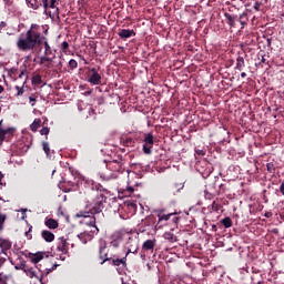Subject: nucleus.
I'll return each instance as SVG.
<instances>
[{
	"instance_id": "50",
	"label": "nucleus",
	"mask_w": 284,
	"mask_h": 284,
	"mask_svg": "<svg viewBox=\"0 0 284 284\" xmlns=\"http://www.w3.org/2000/svg\"><path fill=\"white\" fill-rule=\"evenodd\" d=\"M212 207H213V210L219 211V203L213 202V203H212Z\"/></svg>"
},
{
	"instance_id": "1",
	"label": "nucleus",
	"mask_w": 284,
	"mask_h": 284,
	"mask_svg": "<svg viewBox=\"0 0 284 284\" xmlns=\"http://www.w3.org/2000/svg\"><path fill=\"white\" fill-rule=\"evenodd\" d=\"M17 45L19 50H22V52L34 50L36 45H41V32H39V26L31 24V28L27 31L26 37L19 38Z\"/></svg>"
},
{
	"instance_id": "9",
	"label": "nucleus",
	"mask_w": 284,
	"mask_h": 284,
	"mask_svg": "<svg viewBox=\"0 0 284 284\" xmlns=\"http://www.w3.org/2000/svg\"><path fill=\"white\" fill-rule=\"evenodd\" d=\"M105 250H108V242H105L104 239H100L99 240V254H100V258H103V261L101 262V265H103V263H105V261H110V258H108V253H105Z\"/></svg>"
},
{
	"instance_id": "51",
	"label": "nucleus",
	"mask_w": 284,
	"mask_h": 284,
	"mask_svg": "<svg viewBox=\"0 0 284 284\" xmlns=\"http://www.w3.org/2000/svg\"><path fill=\"white\" fill-rule=\"evenodd\" d=\"M261 63H267V60L265 59V55H262Z\"/></svg>"
},
{
	"instance_id": "19",
	"label": "nucleus",
	"mask_w": 284,
	"mask_h": 284,
	"mask_svg": "<svg viewBox=\"0 0 284 284\" xmlns=\"http://www.w3.org/2000/svg\"><path fill=\"white\" fill-rule=\"evenodd\" d=\"M41 43L44 45V54L42 57H50L52 54V48L48 43V40L41 37Z\"/></svg>"
},
{
	"instance_id": "52",
	"label": "nucleus",
	"mask_w": 284,
	"mask_h": 284,
	"mask_svg": "<svg viewBox=\"0 0 284 284\" xmlns=\"http://www.w3.org/2000/svg\"><path fill=\"white\" fill-rule=\"evenodd\" d=\"M0 284H8V282H6V280H3V277H0Z\"/></svg>"
},
{
	"instance_id": "11",
	"label": "nucleus",
	"mask_w": 284,
	"mask_h": 284,
	"mask_svg": "<svg viewBox=\"0 0 284 284\" xmlns=\"http://www.w3.org/2000/svg\"><path fill=\"white\" fill-rule=\"evenodd\" d=\"M24 274L29 276V278H37V281L42 282L43 281V274L37 273V270L34 267H29L24 268Z\"/></svg>"
},
{
	"instance_id": "42",
	"label": "nucleus",
	"mask_w": 284,
	"mask_h": 284,
	"mask_svg": "<svg viewBox=\"0 0 284 284\" xmlns=\"http://www.w3.org/2000/svg\"><path fill=\"white\" fill-rule=\"evenodd\" d=\"M253 8H254V10H256V12H258V10H261V3L260 2H255Z\"/></svg>"
},
{
	"instance_id": "22",
	"label": "nucleus",
	"mask_w": 284,
	"mask_h": 284,
	"mask_svg": "<svg viewBox=\"0 0 284 284\" xmlns=\"http://www.w3.org/2000/svg\"><path fill=\"white\" fill-rule=\"evenodd\" d=\"M41 128V119H34V121L30 124L31 132H37Z\"/></svg>"
},
{
	"instance_id": "38",
	"label": "nucleus",
	"mask_w": 284,
	"mask_h": 284,
	"mask_svg": "<svg viewBox=\"0 0 284 284\" xmlns=\"http://www.w3.org/2000/svg\"><path fill=\"white\" fill-rule=\"evenodd\" d=\"M27 267H28V265H26V262H22V263L16 265L14 270H21L22 272H26Z\"/></svg>"
},
{
	"instance_id": "37",
	"label": "nucleus",
	"mask_w": 284,
	"mask_h": 284,
	"mask_svg": "<svg viewBox=\"0 0 284 284\" xmlns=\"http://www.w3.org/2000/svg\"><path fill=\"white\" fill-rule=\"evenodd\" d=\"M40 134L41 136H48V134H50V128L44 126L40 130Z\"/></svg>"
},
{
	"instance_id": "25",
	"label": "nucleus",
	"mask_w": 284,
	"mask_h": 284,
	"mask_svg": "<svg viewBox=\"0 0 284 284\" xmlns=\"http://www.w3.org/2000/svg\"><path fill=\"white\" fill-rule=\"evenodd\" d=\"M175 213H169V214H158L159 217V223H161L162 221H170L171 216H174Z\"/></svg>"
},
{
	"instance_id": "33",
	"label": "nucleus",
	"mask_w": 284,
	"mask_h": 284,
	"mask_svg": "<svg viewBox=\"0 0 284 284\" xmlns=\"http://www.w3.org/2000/svg\"><path fill=\"white\" fill-rule=\"evenodd\" d=\"M266 170L267 172H270V174H274V172H276V166L274 165V163L270 162L266 164Z\"/></svg>"
},
{
	"instance_id": "15",
	"label": "nucleus",
	"mask_w": 284,
	"mask_h": 284,
	"mask_svg": "<svg viewBox=\"0 0 284 284\" xmlns=\"http://www.w3.org/2000/svg\"><path fill=\"white\" fill-rule=\"evenodd\" d=\"M55 3H57V0H42L44 13L48 14V8H52V9L55 8L57 12H59V8H57Z\"/></svg>"
},
{
	"instance_id": "2",
	"label": "nucleus",
	"mask_w": 284,
	"mask_h": 284,
	"mask_svg": "<svg viewBox=\"0 0 284 284\" xmlns=\"http://www.w3.org/2000/svg\"><path fill=\"white\" fill-rule=\"evenodd\" d=\"M122 172H124V170L121 162L113 161L106 164L105 169L100 172V178L102 181H112V179H119V174H122Z\"/></svg>"
},
{
	"instance_id": "16",
	"label": "nucleus",
	"mask_w": 284,
	"mask_h": 284,
	"mask_svg": "<svg viewBox=\"0 0 284 284\" xmlns=\"http://www.w3.org/2000/svg\"><path fill=\"white\" fill-rule=\"evenodd\" d=\"M11 247H12V242H10V240L0 237V248L2 254H6V252H8V250H10Z\"/></svg>"
},
{
	"instance_id": "39",
	"label": "nucleus",
	"mask_w": 284,
	"mask_h": 284,
	"mask_svg": "<svg viewBox=\"0 0 284 284\" xmlns=\"http://www.w3.org/2000/svg\"><path fill=\"white\" fill-rule=\"evenodd\" d=\"M123 192H125L126 194H133L134 193V187L130 186V184H128L125 186V189H123Z\"/></svg>"
},
{
	"instance_id": "27",
	"label": "nucleus",
	"mask_w": 284,
	"mask_h": 284,
	"mask_svg": "<svg viewBox=\"0 0 284 284\" xmlns=\"http://www.w3.org/2000/svg\"><path fill=\"white\" fill-rule=\"evenodd\" d=\"M31 83L32 85H41L42 83L41 75L40 74L33 75L31 79Z\"/></svg>"
},
{
	"instance_id": "10",
	"label": "nucleus",
	"mask_w": 284,
	"mask_h": 284,
	"mask_svg": "<svg viewBox=\"0 0 284 284\" xmlns=\"http://www.w3.org/2000/svg\"><path fill=\"white\" fill-rule=\"evenodd\" d=\"M40 65H43V68H47V70H50L54 68V59L50 55H41Z\"/></svg>"
},
{
	"instance_id": "3",
	"label": "nucleus",
	"mask_w": 284,
	"mask_h": 284,
	"mask_svg": "<svg viewBox=\"0 0 284 284\" xmlns=\"http://www.w3.org/2000/svg\"><path fill=\"white\" fill-rule=\"evenodd\" d=\"M105 203V197L102 193H98L97 196L90 202L87 201L85 210L87 214H101L103 212V205Z\"/></svg>"
},
{
	"instance_id": "7",
	"label": "nucleus",
	"mask_w": 284,
	"mask_h": 284,
	"mask_svg": "<svg viewBox=\"0 0 284 284\" xmlns=\"http://www.w3.org/2000/svg\"><path fill=\"white\" fill-rule=\"evenodd\" d=\"M94 234H99V227H95V230L91 231H84L80 234H78V239L85 245V243L92 241L94 239Z\"/></svg>"
},
{
	"instance_id": "53",
	"label": "nucleus",
	"mask_w": 284,
	"mask_h": 284,
	"mask_svg": "<svg viewBox=\"0 0 284 284\" xmlns=\"http://www.w3.org/2000/svg\"><path fill=\"white\" fill-rule=\"evenodd\" d=\"M246 77H247V73H245V72H242V73H241V78H242V79H245Z\"/></svg>"
},
{
	"instance_id": "28",
	"label": "nucleus",
	"mask_w": 284,
	"mask_h": 284,
	"mask_svg": "<svg viewBox=\"0 0 284 284\" xmlns=\"http://www.w3.org/2000/svg\"><path fill=\"white\" fill-rule=\"evenodd\" d=\"M24 85H26V80L23 81V84L21 87L16 85V90H17L16 97H23V93L26 92V90L23 89Z\"/></svg>"
},
{
	"instance_id": "30",
	"label": "nucleus",
	"mask_w": 284,
	"mask_h": 284,
	"mask_svg": "<svg viewBox=\"0 0 284 284\" xmlns=\"http://www.w3.org/2000/svg\"><path fill=\"white\" fill-rule=\"evenodd\" d=\"M42 148L47 156H52V153L50 152V143L42 142Z\"/></svg>"
},
{
	"instance_id": "6",
	"label": "nucleus",
	"mask_w": 284,
	"mask_h": 284,
	"mask_svg": "<svg viewBox=\"0 0 284 284\" xmlns=\"http://www.w3.org/2000/svg\"><path fill=\"white\" fill-rule=\"evenodd\" d=\"M143 143L144 154H152V148H154V135L152 133H145Z\"/></svg>"
},
{
	"instance_id": "32",
	"label": "nucleus",
	"mask_w": 284,
	"mask_h": 284,
	"mask_svg": "<svg viewBox=\"0 0 284 284\" xmlns=\"http://www.w3.org/2000/svg\"><path fill=\"white\" fill-rule=\"evenodd\" d=\"M112 263L115 266L123 265V267H125V257L112 260Z\"/></svg>"
},
{
	"instance_id": "12",
	"label": "nucleus",
	"mask_w": 284,
	"mask_h": 284,
	"mask_svg": "<svg viewBox=\"0 0 284 284\" xmlns=\"http://www.w3.org/2000/svg\"><path fill=\"white\" fill-rule=\"evenodd\" d=\"M69 243L65 239L61 237L58 242L57 250L58 252H61L62 254H68L69 250Z\"/></svg>"
},
{
	"instance_id": "59",
	"label": "nucleus",
	"mask_w": 284,
	"mask_h": 284,
	"mask_svg": "<svg viewBox=\"0 0 284 284\" xmlns=\"http://www.w3.org/2000/svg\"><path fill=\"white\" fill-rule=\"evenodd\" d=\"M0 112H1V106H0Z\"/></svg>"
},
{
	"instance_id": "26",
	"label": "nucleus",
	"mask_w": 284,
	"mask_h": 284,
	"mask_svg": "<svg viewBox=\"0 0 284 284\" xmlns=\"http://www.w3.org/2000/svg\"><path fill=\"white\" fill-rule=\"evenodd\" d=\"M28 6L29 8H32V10H39V7L41 6V3L38 2L37 0H29Z\"/></svg>"
},
{
	"instance_id": "23",
	"label": "nucleus",
	"mask_w": 284,
	"mask_h": 284,
	"mask_svg": "<svg viewBox=\"0 0 284 284\" xmlns=\"http://www.w3.org/2000/svg\"><path fill=\"white\" fill-rule=\"evenodd\" d=\"M225 19L229 21V26L234 27L236 23V16H232L230 13L224 14Z\"/></svg>"
},
{
	"instance_id": "13",
	"label": "nucleus",
	"mask_w": 284,
	"mask_h": 284,
	"mask_svg": "<svg viewBox=\"0 0 284 284\" xmlns=\"http://www.w3.org/2000/svg\"><path fill=\"white\" fill-rule=\"evenodd\" d=\"M120 39H130L131 37H136V32L130 29H121L118 33Z\"/></svg>"
},
{
	"instance_id": "20",
	"label": "nucleus",
	"mask_w": 284,
	"mask_h": 284,
	"mask_svg": "<svg viewBox=\"0 0 284 284\" xmlns=\"http://www.w3.org/2000/svg\"><path fill=\"white\" fill-rule=\"evenodd\" d=\"M44 225L49 230H57V227H59V222L54 219H48V220H45Z\"/></svg>"
},
{
	"instance_id": "49",
	"label": "nucleus",
	"mask_w": 284,
	"mask_h": 284,
	"mask_svg": "<svg viewBox=\"0 0 284 284\" xmlns=\"http://www.w3.org/2000/svg\"><path fill=\"white\" fill-rule=\"evenodd\" d=\"M31 232H32V226L29 227V232H26V236H28L29 239H32V235H30Z\"/></svg>"
},
{
	"instance_id": "57",
	"label": "nucleus",
	"mask_w": 284,
	"mask_h": 284,
	"mask_svg": "<svg viewBox=\"0 0 284 284\" xmlns=\"http://www.w3.org/2000/svg\"><path fill=\"white\" fill-rule=\"evenodd\" d=\"M174 221H179V217H174Z\"/></svg>"
},
{
	"instance_id": "14",
	"label": "nucleus",
	"mask_w": 284,
	"mask_h": 284,
	"mask_svg": "<svg viewBox=\"0 0 284 284\" xmlns=\"http://www.w3.org/2000/svg\"><path fill=\"white\" fill-rule=\"evenodd\" d=\"M12 129L3 128V120L0 121V145L6 141V134H10Z\"/></svg>"
},
{
	"instance_id": "18",
	"label": "nucleus",
	"mask_w": 284,
	"mask_h": 284,
	"mask_svg": "<svg viewBox=\"0 0 284 284\" xmlns=\"http://www.w3.org/2000/svg\"><path fill=\"white\" fill-rule=\"evenodd\" d=\"M156 246V240H146L142 244V250L152 251Z\"/></svg>"
},
{
	"instance_id": "48",
	"label": "nucleus",
	"mask_w": 284,
	"mask_h": 284,
	"mask_svg": "<svg viewBox=\"0 0 284 284\" xmlns=\"http://www.w3.org/2000/svg\"><path fill=\"white\" fill-rule=\"evenodd\" d=\"M29 101L32 103L31 105L34 106V104L37 103V99L30 97Z\"/></svg>"
},
{
	"instance_id": "54",
	"label": "nucleus",
	"mask_w": 284,
	"mask_h": 284,
	"mask_svg": "<svg viewBox=\"0 0 284 284\" xmlns=\"http://www.w3.org/2000/svg\"><path fill=\"white\" fill-rule=\"evenodd\" d=\"M80 216H83L84 219H88V216H90V215L83 214V212H80Z\"/></svg>"
},
{
	"instance_id": "8",
	"label": "nucleus",
	"mask_w": 284,
	"mask_h": 284,
	"mask_svg": "<svg viewBox=\"0 0 284 284\" xmlns=\"http://www.w3.org/2000/svg\"><path fill=\"white\" fill-rule=\"evenodd\" d=\"M90 72L88 82L91 83V85H101V74L99 73V70H97V68H92L90 69Z\"/></svg>"
},
{
	"instance_id": "58",
	"label": "nucleus",
	"mask_w": 284,
	"mask_h": 284,
	"mask_svg": "<svg viewBox=\"0 0 284 284\" xmlns=\"http://www.w3.org/2000/svg\"><path fill=\"white\" fill-rule=\"evenodd\" d=\"M216 227V225H213V229Z\"/></svg>"
},
{
	"instance_id": "44",
	"label": "nucleus",
	"mask_w": 284,
	"mask_h": 284,
	"mask_svg": "<svg viewBox=\"0 0 284 284\" xmlns=\"http://www.w3.org/2000/svg\"><path fill=\"white\" fill-rule=\"evenodd\" d=\"M195 152L199 154V156H205V151L203 150H196Z\"/></svg>"
},
{
	"instance_id": "34",
	"label": "nucleus",
	"mask_w": 284,
	"mask_h": 284,
	"mask_svg": "<svg viewBox=\"0 0 284 284\" xmlns=\"http://www.w3.org/2000/svg\"><path fill=\"white\" fill-rule=\"evenodd\" d=\"M222 225H224L226 229L227 227H232V219L230 217H224L222 221H221Z\"/></svg>"
},
{
	"instance_id": "17",
	"label": "nucleus",
	"mask_w": 284,
	"mask_h": 284,
	"mask_svg": "<svg viewBox=\"0 0 284 284\" xmlns=\"http://www.w3.org/2000/svg\"><path fill=\"white\" fill-rule=\"evenodd\" d=\"M41 236L43 239V241H45V243H52V241H54V233L44 230L41 232Z\"/></svg>"
},
{
	"instance_id": "46",
	"label": "nucleus",
	"mask_w": 284,
	"mask_h": 284,
	"mask_svg": "<svg viewBox=\"0 0 284 284\" xmlns=\"http://www.w3.org/2000/svg\"><path fill=\"white\" fill-rule=\"evenodd\" d=\"M20 212H22V221H24L28 216V214H26L27 210L22 209Z\"/></svg>"
},
{
	"instance_id": "31",
	"label": "nucleus",
	"mask_w": 284,
	"mask_h": 284,
	"mask_svg": "<svg viewBox=\"0 0 284 284\" xmlns=\"http://www.w3.org/2000/svg\"><path fill=\"white\" fill-rule=\"evenodd\" d=\"M163 239H165V241H170L171 243L174 242V233L172 232H165L163 234Z\"/></svg>"
},
{
	"instance_id": "56",
	"label": "nucleus",
	"mask_w": 284,
	"mask_h": 284,
	"mask_svg": "<svg viewBox=\"0 0 284 284\" xmlns=\"http://www.w3.org/2000/svg\"><path fill=\"white\" fill-rule=\"evenodd\" d=\"M3 92V85H0V94Z\"/></svg>"
},
{
	"instance_id": "35",
	"label": "nucleus",
	"mask_w": 284,
	"mask_h": 284,
	"mask_svg": "<svg viewBox=\"0 0 284 284\" xmlns=\"http://www.w3.org/2000/svg\"><path fill=\"white\" fill-rule=\"evenodd\" d=\"M85 225H89V227H93V230H97V217H92L91 221L85 222Z\"/></svg>"
},
{
	"instance_id": "5",
	"label": "nucleus",
	"mask_w": 284,
	"mask_h": 284,
	"mask_svg": "<svg viewBox=\"0 0 284 284\" xmlns=\"http://www.w3.org/2000/svg\"><path fill=\"white\" fill-rule=\"evenodd\" d=\"M130 232L126 229H122V230H118L115 232L112 233L111 235V242L110 245L111 247H121V243L124 245L125 242L128 241V236H130Z\"/></svg>"
},
{
	"instance_id": "21",
	"label": "nucleus",
	"mask_w": 284,
	"mask_h": 284,
	"mask_svg": "<svg viewBox=\"0 0 284 284\" xmlns=\"http://www.w3.org/2000/svg\"><path fill=\"white\" fill-rule=\"evenodd\" d=\"M243 68H245V59L243 57L239 55L236 58L235 70H239V72H241L243 70Z\"/></svg>"
},
{
	"instance_id": "47",
	"label": "nucleus",
	"mask_w": 284,
	"mask_h": 284,
	"mask_svg": "<svg viewBox=\"0 0 284 284\" xmlns=\"http://www.w3.org/2000/svg\"><path fill=\"white\" fill-rule=\"evenodd\" d=\"M23 77H26V69H22L20 74H19V79H22Z\"/></svg>"
},
{
	"instance_id": "40",
	"label": "nucleus",
	"mask_w": 284,
	"mask_h": 284,
	"mask_svg": "<svg viewBox=\"0 0 284 284\" xmlns=\"http://www.w3.org/2000/svg\"><path fill=\"white\" fill-rule=\"evenodd\" d=\"M68 48H70V44L68 43V41H63V42L61 43V50H62L63 52H65V50H68Z\"/></svg>"
},
{
	"instance_id": "45",
	"label": "nucleus",
	"mask_w": 284,
	"mask_h": 284,
	"mask_svg": "<svg viewBox=\"0 0 284 284\" xmlns=\"http://www.w3.org/2000/svg\"><path fill=\"white\" fill-rule=\"evenodd\" d=\"M6 265V257H0V270Z\"/></svg>"
},
{
	"instance_id": "4",
	"label": "nucleus",
	"mask_w": 284,
	"mask_h": 284,
	"mask_svg": "<svg viewBox=\"0 0 284 284\" xmlns=\"http://www.w3.org/2000/svg\"><path fill=\"white\" fill-rule=\"evenodd\" d=\"M123 250L125 252V258L130 254H136L139 252V236L134 232H130L126 241H124Z\"/></svg>"
},
{
	"instance_id": "41",
	"label": "nucleus",
	"mask_w": 284,
	"mask_h": 284,
	"mask_svg": "<svg viewBox=\"0 0 284 284\" xmlns=\"http://www.w3.org/2000/svg\"><path fill=\"white\" fill-rule=\"evenodd\" d=\"M243 17H245V13H242V14L240 16V23H241V26H246L247 22H246L245 20H243Z\"/></svg>"
},
{
	"instance_id": "55",
	"label": "nucleus",
	"mask_w": 284,
	"mask_h": 284,
	"mask_svg": "<svg viewBox=\"0 0 284 284\" xmlns=\"http://www.w3.org/2000/svg\"><path fill=\"white\" fill-rule=\"evenodd\" d=\"M270 216H272V213H265L266 219H270Z\"/></svg>"
},
{
	"instance_id": "43",
	"label": "nucleus",
	"mask_w": 284,
	"mask_h": 284,
	"mask_svg": "<svg viewBox=\"0 0 284 284\" xmlns=\"http://www.w3.org/2000/svg\"><path fill=\"white\" fill-rule=\"evenodd\" d=\"M8 26V23H6V21H1L0 22V32L3 30V28H6Z\"/></svg>"
},
{
	"instance_id": "24",
	"label": "nucleus",
	"mask_w": 284,
	"mask_h": 284,
	"mask_svg": "<svg viewBox=\"0 0 284 284\" xmlns=\"http://www.w3.org/2000/svg\"><path fill=\"white\" fill-rule=\"evenodd\" d=\"M40 261H43V253H36L32 257H31V263H40Z\"/></svg>"
},
{
	"instance_id": "36",
	"label": "nucleus",
	"mask_w": 284,
	"mask_h": 284,
	"mask_svg": "<svg viewBox=\"0 0 284 284\" xmlns=\"http://www.w3.org/2000/svg\"><path fill=\"white\" fill-rule=\"evenodd\" d=\"M79 63L77 62V60L71 59L69 61V68H71V70H75V68H78Z\"/></svg>"
},
{
	"instance_id": "29",
	"label": "nucleus",
	"mask_w": 284,
	"mask_h": 284,
	"mask_svg": "<svg viewBox=\"0 0 284 284\" xmlns=\"http://www.w3.org/2000/svg\"><path fill=\"white\" fill-rule=\"evenodd\" d=\"M183 190V185L181 184H174L170 187L171 194H176V192H181Z\"/></svg>"
}]
</instances>
